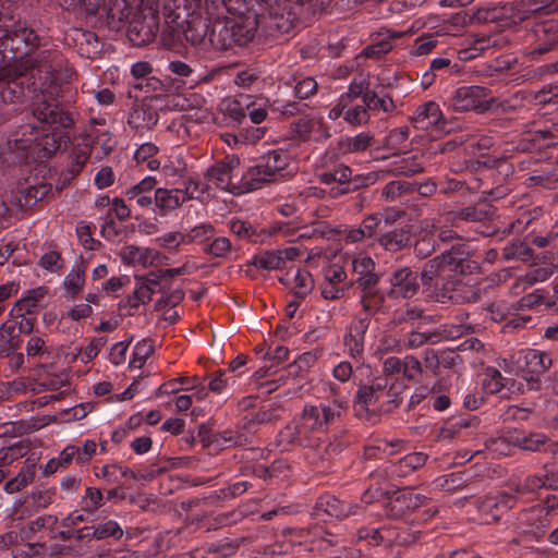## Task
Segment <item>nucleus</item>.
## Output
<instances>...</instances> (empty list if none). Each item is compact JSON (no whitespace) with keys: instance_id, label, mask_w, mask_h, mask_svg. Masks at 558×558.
<instances>
[{"instance_id":"nucleus-1","label":"nucleus","mask_w":558,"mask_h":558,"mask_svg":"<svg viewBox=\"0 0 558 558\" xmlns=\"http://www.w3.org/2000/svg\"><path fill=\"white\" fill-rule=\"evenodd\" d=\"M349 398L332 389V399L318 405H305L301 416L282 432V439L289 442L302 441L311 432H323L340 418L348 410Z\"/></svg>"},{"instance_id":"nucleus-2","label":"nucleus","mask_w":558,"mask_h":558,"mask_svg":"<svg viewBox=\"0 0 558 558\" xmlns=\"http://www.w3.org/2000/svg\"><path fill=\"white\" fill-rule=\"evenodd\" d=\"M296 171L298 167L288 151L274 149L265 154L256 166L247 168V178L252 191H255L264 184L292 177Z\"/></svg>"},{"instance_id":"nucleus-3","label":"nucleus","mask_w":558,"mask_h":558,"mask_svg":"<svg viewBox=\"0 0 558 558\" xmlns=\"http://www.w3.org/2000/svg\"><path fill=\"white\" fill-rule=\"evenodd\" d=\"M553 361L547 352L535 349H523L505 359L500 367L506 373L520 375L530 390L539 388L542 375L550 367Z\"/></svg>"},{"instance_id":"nucleus-4","label":"nucleus","mask_w":558,"mask_h":558,"mask_svg":"<svg viewBox=\"0 0 558 558\" xmlns=\"http://www.w3.org/2000/svg\"><path fill=\"white\" fill-rule=\"evenodd\" d=\"M205 179L209 186L214 185L232 194H244L252 192L247 178V169L241 168L238 156H227L223 160L208 168Z\"/></svg>"},{"instance_id":"nucleus-5","label":"nucleus","mask_w":558,"mask_h":558,"mask_svg":"<svg viewBox=\"0 0 558 558\" xmlns=\"http://www.w3.org/2000/svg\"><path fill=\"white\" fill-rule=\"evenodd\" d=\"M367 84L364 80L351 82L349 89L341 94L338 102L330 109L328 117L337 120L343 117L344 121L351 125H360L368 120L366 101H364V90Z\"/></svg>"},{"instance_id":"nucleus-6","label":"nucleus","mask_w":558,"mask_h":558,"mask_svg":"<svg viewBox=\"0 0 558 558\" xmlns=\"http://www.w3.org/2000/svg\"><path fill=\"white\" fill-rule=\"evenodd\" d=\"M255 36L251 26L232 20H216L209 24V49L227 50L233 46H244Z\"/></svg>"},{"instance_id":"nucleus-7","label":"nucleus","mask_w":558,"mask_h":558,"mask_svg":"<svg viewBox=\"0 0 558 558\" xmlns=\"http://www.w3.org/2000/svg\"><path fill=\"white\" fill-rule=\"evenodd\" d=\"M48 140L49 135L44 134L38 125H21L8 140V148L21 161L41 149L45 151L43 156L51 153L52 149L47 147Z\"/></svg>"},{"instance_id":"nucleus-8","label":"nucleus","mask_w":558,"mask_h":558,"mask_svg":"<svg viewBox=\"0 0 558 558\" xmlns=\"http://www.w3.org/2000/svg\"><path fill=\"white\" fill-rule=\"evenodd\" d=\"M33 114L41 124L39 130L48 135L59 126H66L69 122L68 116H65L58 104L54 100H48L45 95L37 96L34 102Z\"/></svg>"},{"instance_id":"nucleus-9","label":"nucleus","mask_w":558,"mask_h":558,"mask_svg":"<svg viewBox=\"0 0 558 558\" xmlns=\"http://www.w3.org/2000/svg\"><path fill=\"white\" fill-rule=\"evenodd\" d=\"M449 104L456 111L475 110L483 112L489 109V97L484 87L461 86L452 93Z\"/></svg>"},{"instance_id":"nucleus-10","label":"nucleus","mask_w":558,"mask_h":558,"mask_svg":"<svg viewBox=\"0 0 558 558\" xmlns=\"http://www.w3.org/2000/svg\"><path fill=\"white\" fill-rule=\"evenodd\" d=\"M119 257L125 265L146 269L162 264L163 256L156 250L129 244L119 252Z\"/></svg>"},{"instance_id":"nucleus-11","label":"nucleus","mask_w":558,"mask_h":558,"mask_svg":"<svg viewBox=\"0 0 558 558\" xmlns=\"http://www.w3.org/2000/svg\"><path fill=\"white\" fill-rule=\"evenodd\" d=\"M348 289L347 274L342 266L330 264L324 270V280L320 286L322 295L326 300L342 298Z\"/></svg>"},{"instance_id":"nucleus-12","label":"nucleus","mask_w":558,"mask_h":558,"mask_svg":"<svg viewBox=\"0 0 558 558\" xmlns=\"http://www.w3.org/2000/svg\"><path fill=\"white\" fill-rule=\"evenodd\" d=\"M159 32V15L150 10L141 21H134L129 28V38L134 45L151 43Z\"/></svg>"},{"instance_id":"nucleus-13","label":"nucleus","mask_w":558,"mask_h":558,"mask_svg":"<svg viewBox=\"0 0 558 558\" xmlns=\"http://www.w3.org/2000/svg\"><path fill=\"white\" fill-rule=\"evenodd\" d=\"M497 46H499V43L496 36H470L458 49L457 54L461 61H470L482 56L486 51L494 49Z\"/></svg>"},{"instance_id":"nucleus-14","label":"nucleus","mask_w":558,"mask_h":558,"mask_svg":"<svg viewBox=\"0 0 558 558\" xmlns=\"http://www.w3.org/2000/svg\"><path fill=\"white\" fill-rule=\"evenodd\" d=\"M208 36H209V23L207 20H205L201 16H192L186 22L184 38L195 49L203 51V52L208 51L209 50Z\"/></svg>"},{"instance_id":"nucleus-15","label":"nucleus","mask_w":558,"mask_h":558,"mask_svg":"<svg viewBox=\"0 0 558 558\" xmlns=\"http://www.w3.org/2000/svg\"><path fill=\"white\" fill-rule=\"evenodd\" d=\"M390 293L396 296L411 298L417 289L415 279L409 268L395 270L390 278Z\"/></svg>"},{"instance_id":"nucleus-16","label":"nucleus","mask_w":558,"mask_h":558,"mask_svg":"<svg viewBox=\"0 0 558 558\" xmlns=\"http://www.w3.org/2000/svg\"><path fill=\"white\" fill-rule=\"evenodd\" d=\"M185 20L181 19L180 14L174 12L168 14L165 20V25L160 33V39L163 46L172 47L184 36L186 28Z\"/></svg>"},{"instance_id":"nucleus-17","label":"nucleus","mask_w":558,"mask_h":558,"mask_svg":"<svg viewBox=\"0 0 558 558\" xmlns=\"http://www.w3.org/2000/svg\"><path fill=\"white\" fill-rule=\"evenodd\" d=\"M186 194L181 189H157L155 192L156 209L159 215L166 216L186 202Z\"/></svg>"},{"instance_id":"nucleus-18","label":"nucleus","mask_w":558,"mask_h":558,"mask_svg":"<svg viewBox=\"0 0 558 558\" xmlns=\"http://www.w3.org/2000/svg\"><path fill=\"white\" fill-rule=\"evenodd\" d=\"M457 267V258L451 252L444 253L438 257L429 260L422 269L421 276L424 282H430L434 278L440 276L447 269L454 270Z\"/></svg>"},{"instance_id":"nucleus-19","label":"nucleus","mask_w":558,"mask_h":558,"mask_svg":"<svg viewBox=\"0 0 558 558\" xmlns=\"http://www.w3.org/2000/svg\"><path fill=\"white\" fill-rule=\"evenodd\" d=\"M442 120V112L439 106L434 101H428L420 106L413 117L415 128L427 130L432 126H438Z\"/></svg>"},{"instance_id":"nucleus-20","label":"nucleus","mask_w":558,"mask_h":558,"mask_svg":"<svg viewBox=\"0 0 558 558\" xmlns=\"http://www.w3.org/2000/svg\"><path fill=\"white\" fill-rule=\"evenodd\" d=\"M513 506V499L508 496L487 497L480 506V512L484 515L485 523L497 521L502 512Z\"/></svg>"},{"instance_id":"nucleus-21","label":"nucleus","mask_w":558,"mask_h":558,"mask_svg":"<svg viewBox=\"0 0 558 558\" xmlns=\"http://www.w3.org/2000/svg\"><path fill=\"white\" fill-rule=\"evenodd\" d=\"M353 271L357 275L359 282L364 286V288L373 287L378 277L375 274V264L369 256L364 254H359L352 260Z\"/></svg>"},{"instance_id":"nucleus-22","label":"nucleus","mask_w":558,"mask_h":558,"mask_svg":"<svg viewBox=\"0 0 558 558\" xmlns=\"http://www.w3.org/2000/svg\"><path fill=\"white\" fill-rule=\"evenodd\" d=\"M385 388L386 383L383 380L369 386L360 387L356 395L355 411L360 414L362 410H369V407L375 405L378 401L379 393H383Z\"/></svg>"},{"instance_id":"nucleus-23","label":"nucleus","mask_w":558,"mask_h":558,"mask_svg":"<svg viewBox=\"0 0 558 558\" xmlns=\"http://www.w3.org/2000/svg\"><path fill=\"white\" fill-rule=\"evenodd\" d=\"M317 511H323L331 518H344L349 514L355 513V511L348 507L344 502L331 495L320 497L316 502Z\"/></svg>"},{"instance_id":"nucleus-24","label":"nucleus","mask_w":558,"mask_h":558,"mask_svg":"<svg viewBox=\"0 0 558 558\" xmlns=\"http://www.w3.org/2000/svg\"><path fill=\"white\" fill-rule=\"evenodd\" d=\"M508 439L514 447L531 451L538 450L546 441V437L542 434L525 435L517 429L508 430Z\"/></svg>"},{"instance_id":"nucleus-25","label":"nucleus","mask_w":558,"mask_h":558,"mask_svg":"<svg viewBox=\"0 0 558 558\" xmlns=\"http://www.w3.org/2000/svg\"><path fill=\"white\" fill-rule=\"evenodd\" d=\"M367 324L364 319L356 320L350 329V333L345 337L344 344L351 356L360 355L363 351L364 333Z\"/></svg>"},{"instance_id":"nucleus-26","label":"nucleus","mask_w":558,"mask_h":558,"mask_svg":"<svg viewBox=\"0 0 558 558\" xmlns=\"http://www.w3.org/2000/svg\"><path fill=\"white\" fill-rule=\"evenodd\" d=\"M251 97L240 95L233 99L223 101L222 110L233 122L240 123L246 117V109H250Z\"/></svg>"},{"instance_id":"nucleus-27","label":"nucleus","mask_w":558,"mask_h":558,"mask_svg":"<svg viewBox=\"0 0 558 558\" xmlns=\"http://www.w3.org/2000/svg\"><path fill=\"white\" fill-rule=\"evenodd\" d=\"M123 532L119 524L116 521L110 520L104 523H99L95 527H84L82 531H80L78 537H88L92 535L97 539L106 538L109 536L120 538Z\"/></svg>"},{"instance_id":"nucleus-28","label":"nucleus","mask_w":558,"mask_h":558,"mask_svg":"<svg viewBox=\"0 0 558 558\" xmlns=\"http://www.w3.org/2000/svg\"><path fill=\"white\" fill-rule=\"evenodd\" d=\"M421 230L423 234L415 244V252L418 256L426 257L434 251V241L430 236L435 230L434 221L427 219L423 220L421 222Z\"/></svg>"},{"instance_id":"nucleus-29","label":"nucleus","mask_w":558,"mask_h":558,"mask_svg":"<svg viewBox=\"0 0 558 558\" xmlns=\"http://www.w3.org/2000/svg\"><path fill=\"white\" fill-rule=\"evenodd\" d=\"M157 151L158 148L155 144L144 143L135 150L134 159L137 163H146L147 169L151 171L158 170L161 166V162L154 158Z\"/></svg>"},{"instance_id":"nucleus-30","label":"nucleus","mask_w":558,"mask_h":558,"mask_svg":"<svg viewBox=\"0 0 558 558\" xmlns=\"http://www.w3.org/2000/svg\"><path fill=\"white\" fill-rule=\"evenodd\" d=\"M84 283V270L81 267L72 268L63 280L66 298L73 299L82 290Z\"/></svg>"},{"instance_id":"nucleus-31","label":"nucleus","mask_w":558,"mask_h":558,"mask_svg":"<svg viewBox=\"0 0 558 558\" xmlns=\"http://www.w3.org/2000/svg\"><path fill=\"white\" fill-rule=\"evenodd\" d=\"M296 131L301 137H311L313 135L323 136L325 130L323 129V120L316 117H305L296 123Z\"/></svg>"},{"instance_id":"nucleus-32","label":"nucleus","mask_w":558,"mask_h":558,"mask_svg":"<svg viewBox=\"0 0 558 558\" xmlns=\"http://www.w3.org/2000/svg\"><path fill=\"white\" fill-rule=\"evenodd\" d=\"M35 477V470L33 465L24 468L15 477L8 481L4 485V490L8 494H14L20 492L33 482Z\"/></svg>"},{"instance_id":"nucleus-33","label":"nucleus","mask_w":558,"mask_h":558,"mask_svg":"<svg viewBox=\"0 0 558 558\" xmlns=\"http://www.w3.org/2000/svg\"><path fill=\"white\" fill-rule=\"evenodd\" d=\"M364 101L371 110H380L386 113L395 110V102L389 96H378L374 92H368L367 88L364 90Z\"/></svg>"},{"instance_id":"nucleus-34","label":"nucleus","mask_w":558,"mask_h":558,"mask_svg":"<svg viewBox=\"0 0 558 558\" xmlns=\"http://www.w3.org/2000/svg\"><path fill=\"white\" fill-rule=\"evenodd\" d=\"M137 286L134 290V296L136 303L134 305L145 304L150 301L151 295L155 293L158 282L155 279H148L145 277H136Z\"/></svg>"},{"instance_id":"nucleus-35","label":"nucleus","mask_w":558,"mask_h":558,"mask_svg":"<svg viewBox=\"0 0 558 558\" xmlns=\"http://www.w3.org/2000/svg\"><path fill=\"white\" fill-rule=\"evenodd\" d=\"M153 350L154 345L150 340L142 339L137 341L133 349L132 359L130 360V367L141 368L153 353Z\"/></svg>"},{"instance_id":"nucleus-36","label":"nucleus","mask_w":558,"mask_h":558,"mask_svg":"<svg viewBox=\"0 0 558 558\" xmlns=\"http://www.w3.org/2000/svg\"><path fill=\"white\" fill-rule=\"evenodd\" d=\"M253 264L260 269L274 270L282 267V258L278 250L267 251L255 255Z\"/></svg>"},{"instance_id":"nucleus-37","label":"nucleus","mask_w":558,"mask_h":558,"mask_svg":"<svg viewBox=\"0 0 558 558\" xmlns=\"http://www.w3.org/2000/svg\"><path fill=\"white\" fill-rule=\"evenodd\" d=\"M504 385V378L498 369L489 367L485 371L482 387L487 395L500 392Z\"/></svg>"},{"instance_id":"nucleus-38","label":"nucleus","mask_w":558,"mask_h":558,"mask_svg":"<svg viewBox=\"0 0 558 558\" xmlns=\"http://www.w3.org/2000/svg\"><path fill=\"white\" fill-rule=\"evenodd\" d=\"M180 153H172L161 167V172L166 179L179 177L185 169V163Z\"/></svg>"},{"instance_id":"nucleus-39","label":"nucleus","mask_w":558,"mask_h":558,"mask_svg":"<svg viewBox=\"0 0 558 558\" xmlns=\"http://www.w3.org/2000/svg\"><path fill=\"white\" fill-rule=\"evenodd\" d=\"M102 505V494L99 489L88 487L82 497L80 507L86 513H94Z\"/></svg>"},{"instance_id":"nucleus-40","label":"nucleus","mask_w":558,"mask_h":558,"mask_svg":"<svg viewBox=\"0 0 558 558\" xmlns=\"http://www.w3.org/2000/svg\"><path fill=\"white\" fill-rule=\"evenodd\" d=\"M558 10V0H529V8L521 9V19L529 13H551Z\"/></svg>"},{"instance_id":"nucleus-41","label":"nucleus","mask_w":558,"mask_h":558,"mask_svg":"<svg viewBox=\"0 0 558 558\" xmlns=\"http://www.w3.org/2000/svg\"><path fill=\"white\" fill-rule=\"evenodd\" d=\"M294 281V293L299 296L308 294L314 287L312 275L305 269H298L295 271Z\"/></svg>"},{"instance_id":"nucleus-42","label":"nucleus","mask_w":558,"mask_h":558,"mask_svg":"<svg viewBox=\"0 0 558 558\" xmlns=\"http://www.w3.org/2000/svg\"><path fill=\"white\" fill-rule=\"evenodd\" d=\"M26 453V448L22 442H15L12 446L0 449V466L11 464Z\"/></svg>"},{"instance_id":"nucleus-43","label":"nucleus","mask_w":558,"mask_h":558,"mask_svg":"<svg viewBox=\"0 0 558 558\" xmlns=\"http://www.w3.org/2000/svg\"><path fill=\"white\" fill-rule=\"evenodd\" d=\"M24 96L22 82L16 78L9 80L5 87L1 90V98L4 102H17Z\"/></svg>"},{"instance_id":"nucleus-44","label":"nucleus","mask_w":558,"mask_h":558,"mask_svg":"<svg viewBox=\"0 0 558 558\" xmlns=\"http://www.w3.org/2000/svg\"><path fill=\"white\" fill-rule=\"evenodd\" d=\"M185 236L186 243H203L214 236V228L211 225L202 223L192 228Z\"/></svg>"},{"instance_id":"nucleus-45","label":"nucleus","mask_w":558,"mask_h":558,"mask_svg":"<svg viewBox=\"0 0 558 558\" xmlns=\"http://www.w3.org/2000/svg\"><path fill=\"white\" fill-rule=\"evenodd\" d=\"M156 243L165 248H175L186 243V236L185 233L172 231L158 236Z\"/></svg>"},{"instance_id":"nucleus-46","label":"nucleus","mask_w":558,"mask_h":558,"mask_svg":"<svg viewBox=\"0 0 558 558\" xmlns=\"http://www.w3.org/2000/svg\"><path fill=\"white\" fill-rule=\"evenodd\" d=\"M426 462V454L423 452H413L407 454L399 461V468L404 470V473L416 470L424 465Z\"/></svg>"},{"instance_id":"nucleus-47","label":"nucleus","mask_w":558,"mask_h":558,"mask_svg":"<svg viewBox=\"0 0 558 558\" xmlns=\"http://www.w3.org/2000/svg\"><path fill=\"white\" fill-rule=\"evenodd\" d=\"M408 137V129L393 130L387 136V146L396 153H400Z\"/></svg>"},{"instance_id":"nucleus-48","label":"nucleus","mask_w":558,"mask_h":558,"mask_svg":"<svg viewBox=\"0 0 558 558\" xmlns=\"http://www.w3.org/2000/svg\"><path fill=\"white\" fill-rule=\"evenodd\" d=\"M230 379L228 371H218L210 379L208 388L215 393L226 392L227 388L230 386Z\"/></svg>"},{"instance_id":"nucleus-49","label":"nucleus","mask_w":558,"mask_h":558,"mask_svg":"<svg viewBox=\"0 0 558 558\" xmlns=\"http://www.w3.org/2000/svg\"><path fill=\"white\" fill-rule=\"evenodd\" d=\"M317 88V83L313 77H304L294 86L295 96L300 99H306L312 96Z\"/></svg>"},{"instance_id":"nucleus-50","label":"nucleus","mask_w":558,"mask_h":558,"mask_svg":"<svg viewBox=\"0 0 558 558\" xmlns=\"http://www.w3.org/2000/svg\"><path fill=\"white\" fill-rule=\"evenodd\" d=\"M209 189L208 183L205 185L194 179H189L185 182V187L181 189L183 194H186V201L193 198H201Z\"/></svg>"},{"instance_id":"nucleus-51","label":"nucleus","mask_w":558,"mask_h":558,"mask_svg":"<svg viewBox=\"0 0 558 558\" xmlns=\"http://www.w3.org/2000/svg\"><path fill=\"white\" fill-rule=\"evenodd\" d=\"M101 345L102 342L100 339L94 340L83 351L81 349H76L73 359L80 356L81 361L87 364L98 355Z\"/></svg>"},{"instance_id":"nucleus-52","label":"nucleus","mask_w":558,"mask_h":558,"mask_svg":"<svg viewBox=\"0 0 558 558\" xmlns=\"http://www.w3.org/2000/svg\"><path fill=\"white\" fill-rule=\"evenodd\" d=\"M95 474L97 477L102 478L108 483H117L124 475V472L121 468L114 464H108L96 471Z\"/></svg>"},{"instance_id":"nucleus-53","label":"nucleus","mask_w":558,"mask_h":558,"mask_svg":"<svg viewBox=\"0 0 558 558\" xmlns=\"http://www.w3.org/2000/svg\"><path fill=\"white\" fill-rule=\"evenodd\" d=\"M380 243L386 250L396 251L405 245L407 239L401 233L389 232L381 236Z\"/></svg>"},{"instance_id":"nucleus-54","label":"nucleus","mask_w":558,"mask_h":558,"mask_svg":"<svg viewBox=\"0 0 558 558\" xmlns=\"http://www.w3.org/2000/svg\"><path fill=\"white\" fill-rule=\"evenodd\" d=\"M156 184V180L153 177H146L137 184L132 186L126 191V196L132 199L133 197H137L138 194H146L150 192Z\"/></svg>"},{"instance_id":"nucleus-55","label":"nucleus","mask_w":558,"mask_h":558,"mask_svg":"<svg viewBox=\"0 0 558 558\" xmlns=\"http://www.w3.org/2000/svg\"><path fill=\"white\" fill-rule=\"evenodd\" d=\"M40 266L51 272H56L61 268L60 255L56 251L45 253L39 260Z\"/></svg>"},{"instance_id":"nucleus-56","label":"nucleus","mask_w":558,"mask_h":558,"mask_svg":"<svg viewBox=\"0 0 558 558\" xmlns=\"http://www.w3.org/2000/svg\"><path fill=\"white\" fill-rule=\"evenodd\" d=\"M53 495L51 489H35L31 497L35 507L46 508L52 502Z\"/></svg>"},{"instance_id":"nucleus-57","label":"nucleus","mask_w":558,"mask_h":558,"mask_svg":"<svg viewBox=\"0 0 558 558\" xmlns=\"http://www.w3.org/2000/svg\"><path fill=\"white\" fill-rule=\"evenodd\" d=\"M372 136L367 133H359L357 135L349 138L348 150L362 151L371 145Z\"/></svg>"},{"instance_id":"nucleus-58","label":"nucleus","mask_w":558,"mask_h":558,"mask_svg":"<svg viewBox=\"0 0 558 558\" xmlns=\"http://www.w3.org/2000/svg\"><path fill=\"white\" fill-rule=\"evenodd\" d=\"M95 146H99L100 148L98 153L99 158L107 156L114 147L112 135L108 131L99 134L95 141Z\"/></svg>"},{"instance_id":"nucleus-59","label":"nucleus","mask_w":558,"mask_h":558,"mask_svg":"<svg viewBox=\"0 0 558 558\" xmlns=\"http://www.w3.org/2000/svg\"><path fill=\"white\" fill-rule=\"evenodd\" d=\"M402 373L409 378L413 379L421 373V363L414 356L408 355L402 363Z\"/></svg>"},{"instance_id":"nucleus-60","label":"nucleus","mask_w":558,"mask_h":558,"mask_svg":"<svg viewBox=\"0 0 558 558\" xmlns=\"http://www.w3.org/2000/svg\"><path fill=\"white\" fill-rule=\"evenodd\" d=\"M511 447H514L508 439V432L497 438L490 441L489 449L500 456H507L511 452Z\"/></svg>"},{"instance_id":"nucleus-61","label":"nucleus","mask_w":558,"mask_h":558,"mask_svg":"<svg viewBox=\"0 0 558 558\" xmlns=\"http://www.w3.org/2000/svg\"><path fill=\"white\" fill-rule=\"evenodd\" d=\"M231 244L229 239L225 236L216 238L208 246V252L215 256H225L230 252Z\"/></svg>"},{"instance_id":"nucleus-62","label":"nucleus","mask_w":558,"mask_h":558,"mask_svg":"<svg viewBox=\"0 0 558 558\" xmlns=\"http://www.w3.org/2000/svg\"><path fill=\"white\" fill-rule=\"evenodd\" d=\"M129 345V341H120L112 345L110 351V361L114 365H120L124 362Z\"/></svg>"},{"instance_id":"nucleus-63","label":"nucleus","mask_w":558,"mask_h":558,"mask_svg":"<svg viewBox=\"0 0 558 558\" xmlns=\"http://www.w3.org/2000/svg\"><path fill=\"white\" fill-rule=\"evenodd\" d=\"M114 181V174L111 168L104 167L101 168L95 175V184L99 189H105L110 186Z\"/></svg>"},{"instance_id":"nucleus-64","label":"nucleus","mask_w":558,"mask_h":558,"mask_svg":"<svg viewBox=\"0 0 558 558\" xmlns=\"http://www.w3.org/2000/svg\"><path fill=\"white\" fill-rule=\"evenodd\" d=\"M97 445L94 440H86L82 447H78L77 462L84 463L96 454Z\"/></svg>"}]
</instances>
